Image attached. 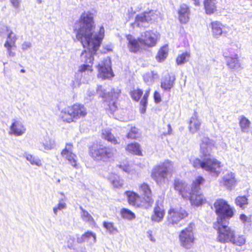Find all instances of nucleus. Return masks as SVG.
Wrapping results in <instances>:
<instances>
[{
	"label": "nucleus",
	"instance_id": "obj_1",
	"mask_svg": "<svg viewBox=\"0 0 252 252\" xmlns=\"http://www.w3.org/2000/svg\"><path fill=\"white\" fill-rule=\"evenodd\" d=\"M95 25L94 15L90 12L83 13L79 22L75 24L76 36L83 47L86 48L80 55V61L84 64L79 67L75 75V82L73 87H79L82 78L92 71V66L96 54L104 37V29L101 27L98 33L94 32ZM84 82V81H82Z\"/></svg>",
	"mask_w": 252,
	"mask_h": 252
},
{
	"label": "nucleus",
	"instance_id": "obj_2",
	"mask_svg": "<svg viewBox=\"0 0 252 252\" xmlns=\"http://www.w3.org/2000/svg\"><path fill=\"white\" fill-rule=\"evenodd\" d=\"M214 206L218 218L213 227L218 230V241L222 243H231L239 246L243 245L246 242L245 237L242 235H236L235 230L227 225L228 220L234 215L233 208L222 199L217 200Z\"/></svg>",
	"mask_w": 252,
	"mask_h": 252
},
{
	"label": "nucleus",
	"instance_id": "obj_3",
	"mask_svg": "<svg viewBox=\"0 0 252 252\" xmlns=\"http://www.w3.org/2000/svg\"><path fill=\"white\" fill-rule=\"evenodd\" d=\"M213 147L212 141L208 137H203L200 144V151L204 158L202 161L198 158L195 159L193 165L195 168L200 167L211 176L217 177L220 173V162L211 155Z\"/></svg>",
	"mask_w": 252,
	"mask_h": 252
},
{
	"label": "nucleus",
	"instance_id": "obj_4",
	"mask_svg": "<svg viewBox=\"0 0 252 252\" xmlns=\"http://www.w3.org/2000/svg\"><path fill=\"white\" fill-rule=\"evenodd\" d=\"M173 168V163L169 160H166L153 167L151 172V178L157 185L161 186L168 181V177L171 176Z\"/></svg>",
	"mask_w": 252,
	"mask_h": 252
},
{
	"label": "nucleus",
	"instance_id": "obj_5",
	"mask_svg": "<svg viewBox=\"0 0 252 252\" xmlns=\"http://www.w3.org/2000/svg\"><path fill=\"white\" fill-rule=\"evenodd\" d=\"M204 179L202 177H198L193 182L191 191L188 193L187 197L189 198L190 203L196 206L201 205L205 199L201 193L200 186L203 183Z\"/></svg>",
	"mask_w": 252,
	"mask_h": 252
},
{
	"label": "nucleus",
	"instance_id": "obj_6",
	"mask_svg": "<svg viewBox=\"0 0 252 252\" xmlns=\"http://www.w3.org/2000/svg\"><path fill=\"white\" fill-rule=\"evenodd\" d=\"M87 114V110L84 106L81 104H75L69 107L64 112H62V118L63 121L70 123L74 119H78L85 117Z\"/></svg>",
	"mask_w": 252,
	"mask_h": 252
},
{
	"label": "nucleus",
	"instance_id": "obj_7",
	"mask_svg": "<svg viewBox=\"0 0 252 252\" xmlns=\"http://www.w3.org/2000/svg\"><path fill=\"white\" fill-rule=\"evenodd\" d=\"M90 154L94 159L103 161L109 160L114 155L112 149L97 144H93L90 147Z\"/></svg>",
	"mask_w": 252,
	"mask_h": 252
},
{
	"label": "nucleus",
	"instance_id": "obj_8",
	"mask_svg": "<svg viewBox=\"0 0 252 252\" xmlns=\"http://www.w3.org/2000/svg\"><path fill=\"white\" fill-rule=\"evenodd\" d=\"M96 92L97 94L104 99V102L107 105L108 107L106 109H109L111 113L114 112L117 109L116 103L119 92L113 91L106 93L105 90L101 86L97 87Z\"/></svg>",
	"mask_w": 252,
	"mask_h": 252
},
{
	"label": "nucleus",
	"instance_id": "obj_9",
	"mask_svg": "<svg viewBox=\"0 0 252 252\" xmlns=\"http://www.w3.org/2000/svg\"><path fill=\"white\" fill-rule=\"evenodd\" d=\"M153 10L144 12L137 15L134 23L131 24L132 27L136 26L140 28H146L149 26V23L154 21L157 17Z\"/></svg>",
	"mask_w": 252,
	"mask_h": 252
},
{
	"label": "nucleus",
	"instance_id": "obj_10",
	"mask_svg": "<svg viewBox=\"0 0 252 252\" xmlns=\"http://www.w3.org/2000/svg\"><path fill=\"white\" fill-rule=\"evenodd\" d=\"M194 224L190 223L185 229L183 230L179 235V239L181 245L186 249H190L194 242V235L193 229Z\"/></svg>",
	"mask_w": 252,
	"mask_h": 252
},
{
	"label": "nucleus",
	"instance_id": "obj_11",
	"mask_svg": "<svg viewBox=\"0 0 252 252\" xmlns=\"http://www.w3.org/2000/svg\"><path fill=\"white\" fill-rule=\"evenodd\" d=\"M188 215L187 212L182 208H171L168 211V221L173 225L177 224Z\"/></svg>",
	"mask_w": 252,
	"mask_h": 252
},
{
	"label": "nucleus",
	"instance_id": "obj_12",
	"mask_svg": "<svg viewBox=\"0 0 252 252\" xmlns=\"http://www.w3.org/2000/svg\"><path fill=\"white\" fill-rule=\"evenodd\" d=\"M98 77L102 79H110L114 76L111 67V62L109 58L104 59L101 63L98 64Z\"/></svg>",
	"mask_w": 252,
	"mask_h": 252
},
{
	"label": "nucleus",
	"instance_id": "obj_13",
	"mask_svg": "<svg viewBox=\"0 0 252 252\" xmlns=\"http://www.w3.org/2000/svg\"><path fill=\"white\" fill-rule=\"evenodd\" d=\"M139 42L143 47H152L156 45L157 39L155 34L151 31H146L141 34L138 38Z\"/></svg>",
	"mask_w": 252,
	"mask_h": 252
},
{
	"label": "nucleus",
	"instance_id": "obj_14",
	"mask_svg": "<svg viewBox=\"0 0 252 252\" xmlns=\"http://www.w3.org/2000/svg\"><path fill=\"white\" fill-rule=\"evenodd\" d=\"M62 156L65 158L76 169L79 167V165L77 162V156L72 153V145L67 144L64 149L63 150L61 153Z\"/></svg>",
	"mask_w": 252,
	"mask_h": 252
},
{
	"label": "nucleus",
	"instance_id": "obj_15",
	"mask_svg": "<svg viewBox=\"0 0 252 252\" xmlns=\"http://www.w3.org/2000/svg\"><path fill=\"white\" fill-rule=\"evenodd\" d=\"M223 55L226 59L227 65L229 68L236 70L241 69L243 68L239 62L237 55H229L226 51H224Z\"/></svg>",
	"mask_w": 252,
	"mask_h": 252
},
{
	"label": "nucleus",
	"instance_id": "obj_16",
	"mask_svg": "<svg viewBox=\"0 0 252 252\" xmlns=\"http://www.w3.org/2000/svg\"><path fill=\"white\" fill-rule=\"evenodd\" d=\"M175 80V76L167 73L162 78L160 87L164 91L170 92L171 88L174 86Z\"/></svg>",
	"mask_w": 252,
	"mask_h": 252
},
{
	"label": "nucleus",
	"instance_id": "obj_17",
	"mask_svg": "<svg viewBox=\"0 0 252 252\" xmlns=\"http://www.w3.org/2000/svg\"><path fill=\"white\" fill-rule=\"evenodd\" d=\"M174 188L175 190L178 191L179 194L183 198L187 197L188 194H186V193L189 190V188L187 187V184L183 180L175 179L174 182Z\"/></svg>",
	"mask_w": 252,
	"mask_h": 252
},
{
	"label": "nucleus",
	"instance_id": "obj_18",
	"mask_svg": "<svg viewBox=\"0 0 252 252\" xmlns=\"http://www.w3.org/2000/svg\"><path fill=\"white\" fill-rule=\"evenodd\" d=\"M178 12L180 22L183 24L187 23L189 20L190 14L189 6L185 3L181 4Z\"/></svg>",
	"mask_w": 252,
	"mask_h": 252
},
{
	"label": "nucleus",
	"instance_id": "obj_19",
	"mask_svg": "<svg viewBox=\"0 0 252 252\" xmlns=\"http://www.w3.org/2000/svg\"><path fill=\"white\" fill-rule=\"evenodd\" d=\"M88 242L91 245L94 244L96 242V235L92 231H88L82 235L77 236V242L81 244L85 242Z\"/></svg>",
	"mask_w": 252,
	"mask_h": 252
},
{
	"label": "nucleus",
	"instance_id": "obj_20",
	"mask_svg": "<svg viewBox=\"0 0 252 252\" xmlns=\"http://www.w3.org/2000/svg\"><path fill=\"white\" fill-rule=\"evenodd\" d=\"M126 39L128 41L127 47L131 52L136 53L139 50L140 47L143 46L141 45L138 38L136 39L130 34L126 36Z\"/></svg>",
	"mask_w": 252,
	"mask_h": 252
},
{
	"label": "nucleus",
	"instance_id": "obj_21",
	"mask_svg": "<svg viewBox=\"0 0 252 252\" xmlns=\"http://www.w3.org/2000/svg\"><path fill=\"white\" fill-rule=\"evenodd\" d=\"M10 130L13 134L20 136L25 132L26 128L20 121L13 120V122L10 126Z\"/></svg>",
	"mask_w": 252,
	"mask_h": 252
},
{
	"label": "nucleus",
	"instance_id": "obj_22",
	"mask_svg": "<svg viewBox=\"0 0 252 252\" xmlns=\"http://www.w3.org/2000/svg\"><path fill=\"white\" fill-rule=\"evenodd\" d=\"M139 189L144 195L146 201L149 205H152L154 200L152 198V191L150 186L147 184L144 183L140 186Z\"/></svg>",
	"mask_w": 252,
	"mask_h": 252
},
{
	"label": "nucleus",
	"instance_id": "obj_23",
	"mask_svg": "<svg viewBox=\"0 0 252 252\" xmlns=\"http://www.w3.org/2000/svg\"><path fill=\"white\" fill-rule=\"evenodd\" d=\"M201 123L198 118L197 113L194 112L189 122V131L192 133L197 132L200 128Z\"/></svg>",
	"mask_w": 252,
	"mask_h": 252
},
{
	"label": "nucleus",
	"instance_id": "obj_24",
	"mask_svg": "<svg viewBox=\"0 0 252 252\" xmlns=\"http://www.w3.org/2000/svg\"><path fill=\"white\" fill-rule=\"evenodd\" d=\"M212 30L213 36L216 38H218L222 34L226 33L222 30V25L217 21L213 22L211 23Z\"/></svg>",
	"mask_w": 252,
	"mask_h": 252
},
{
	"label": "nucleus",
	"instance_id": "obj_25",
	"mask_svg": "<svg viewBox=\"0 0 252 252\" xmlns=\"http://www.w3.org/2000/svg\"><path fill=\"white\" fill-rule=\"evenodd\" d=\"M55 146L54 140L49 138L48 136H45L44 141L39 143L38 147L40 150H50L53 149Z\"/></svg>",
	"mask_w": 252,
	"mask_h": 252
},
{
	"label": "nucleus",
	"instance_id": "obj_26",
	"mask_svg": "<svg viewBox=\"0 0 252 252\" xmlns=\"http://www.w3.org/2000/svg\"><path fill=\"white\" fill-rule=\"evenodd\" d=\"M236 180L235 176L232 172L225 175L223 178V184L228 189H231L235 186Z\"/></svg>",
	"mask_w": 252,
	"mask_h": 252
},
{
	"label": "nucleus",
	"instance_id": "obj_27",
	"mask_svg": "<svg viewBox=\"0 0 252 252\" xmlns=\"http://www.w3.org/2000/svg\"><path fill=\"white\" fill-rule=\"evenodd\" d=\"M217 3V0H204V8L207 14H212L216 10Z\"/></svg>",
	"mask_w": 252,
	"mask_h": 252
},
{
	"label": "nucleus",
	"instance_id": "obj_28",
	"mask_svg": "<svg viewBox=\"0 0 252 252\" xmlns=\"http://www.w3.org/2000/svg\"><path fill=\"white\" fill-rule=\"evenodd\" d=\"M164 212L162 207L157 205L154 208V215L152 216L153 220L159 222L163 218Z\"/></svg>",
	"mask_w": 252,
	"mask_h": 252
},
{
	"label": "nucleus",
	"instance_id": "obj_29",
	"mask_svg": "<svg viewBox=\"0 0 252 252\" xmlns=\"http://www.w3.org/2000/svg\"><path fill=\"white\" fill-rule=\"evenodd\" d=\"M126 194L127 196L129 204L134 206H138L139 205L138 200L139 199L140 197L138 194L133 191H126Z\"/></svg>",
	"mask_w": 252,
	"mask_h": 252
},
{
	"label": "nucleus",
	"instance_id": "obj_30",
	"mask_svg": "<svg viewBox=\"0 0 252 252\" xmlns=\"http://www.w3.org/2000/svg\"><path fill=\"white\" fill-rule=\"evenodd\" d=\"M143 79L148 85H152L158 78V74L154 71L148 72L143 75Z\"/></svg>",
	"mask_w": 252,
	"mask_h": 252
},
{
	"label": "nucleus",
	"instance_id": "obj_31",
	"mask_svg": "<svg viewBox=\"0 0 252 252\" xmlns=\"http://www.w3.org/2000/svg\"><path fill=\"white\" fill-rule=\"evenodd\" d=\"M251 125V122L244 115L240 116L239 126L241 131L248 132Z\"/></svg>",
	"mask_w": 252,
	"mask_h": 252
},
{
	"label": "nucleus",
	"instance_id": "obj_32",
	"mask_svg": "<svg viewBox=\"0 0 252 252\" xmlns=\"http://www.w3.org/2000/svg\"><path fill=\"white\" fill-rule=\"evenodd\" d=\"M79 209L81 210L80 215L83 221L89 222L90 224H93L94 222V219L89 212L83 209L82 206H80Z\"/></svg>",
	"mask_w": 252,
	"mask_h": 252
},
{
	"label": "nucleus",
	"instance_id": "obj_33",
	"mask_svg": "<svg viewBox=\"0 0 252 252\" xmlns=\"http://www.w3.org/2000/svg\"><path fill=\"white\" fill-rule=\"evenodd\" d=\"M108 179L114 188H119L123 185V181L121 180L119 177L116 174L109 175Z\"/></svg>",
	"mask_w": 252,
	"mask_h": 252
},
{
	"label": "nucleus",
	"instance_id": "obj_34",
	"mask_svg": "<svg viewBox=\"0 0 252 252\" xmlns=\"http://www.w3.org/2000/svg\"><path fill=\"white\" fill-rule=\"evenodd\" d=\"M102 137L108 142H111L112 144H116L118 143L117 140L112 134L110 131L108 129H103L102 131Z\"/></svg>",
	"mask_w": 252,
	"mask_h": 252
},
{
	"label": "nucleus",
	"instance_id": "obj_35",
	"mask_svg": "<svg viewBox=\"0 0 252 252\" xmlns=\"http://www.w3.org/2000/svg\"><path fill=\"white\" fill-rule=\"evenodd\" d=\"M168 55L167 46H163L160 48L156 56V59L158 62H162L165 60Z\"/></svg>",
	"mask_w": 252,
	"mask_h": 252
},
{
	"label": "nucleus",
	"instance_id": "obj_36",
	"mask_svg": "<svg viewBox=\"0 0 252 252\" xmlns=\"http://www.w3.org/2000/svg\"><path fill=\"white\" fill-rule=\"evenodd\" d=\"M126 150L132 154L141 155L140 146L138 143H135L128 144L126 148Z\"/></svg>",
	"mask_w": 252,
	"mask_h": 252
},
{
	"label": "nucleus",
	"instance_id": "obj_37",
	"mask_svg": "<svg viewBox=\"0 0 252 252\" xmlns=\"http://www.w3.org/2000/svg\"><path fill=\"white\" fill-rule=\"evenodd\" d=\"M61 194L62 197L60 199L57 206L53 208V212L55 215H57L59 210H62L65 208L66 206L64 200L65 196L63 193H61Z\"/></svg>",
	"mask_w": 252,
	"mask_h": 252
},
{
	"label": "nucleus",
	"instance_id": "obj_38",
	"mask_svg": "<svg viewBox=\"0 0 252 252\" xmlns=\"http://www.w3.org/2000/svg\"><path fill=\"white\" fill-rule=\"evenodd\" d=\"M103 226L110 234H114L119 232L117 228L114 226L113 222L104 221Z\"/></svg>",
	"mask_w": 252,
	"mask_h": 252
},
{
	"label": "nucleus",
	"instance_id": "obj_39",
	"mask_svg": "<svg viewBox=\"0 0 252 252\" xmlns=\"http://www.w3.org/2000/svg\"><path fill=\"white\" fill-rule=\"evenodd\" d=\"M122 217L125 219L131 220L135 218V214L128 209L123 208L121 211Z\"/></svg>",
	"mask_w": 252,
	"mask_h": 252
},
{
	"label": "nucleus",
	"instance_id": "obj_40",
	"mask_svg": "<svg viewBox=\"0 0 252 252\" xmlns=\"http://www.w3.org/2000/svg\"><path fill=\"white\" fill-rule=\"evenodd\" d=\"M25 157L27 160H28L32 165H36L38 166H40L42 165L40 159L31 154H26Z\"/></svg>",
	"mask_w": 252,
	"mask_h": 252
},
{
	"label": "nucleus",
	"instance_id": "obj_41",
	"mask_svg": "<svg viewBox=\"0 0 252 252\" xmlns=\"http://www.w3.org/2000/svg\"><path fill=\"white\" fill-rule=\"evenodd\" d=\"M235 203L237 206L244 209L248 204V200L245 196H240L236 198Z\"/></svg>",
	"mask_w": 252,
	"mask_h": 252
},
{
	"label": "nucleus",
	"instance_id": "obj_42",
	"mask_svg": "<svg viewBox=\"0 0 252 252\" xmlns=\"http://www.w3.org/2000/svg\"><path fill=\"white\" fill-rule=\"evenodd\" d=\"M189 57L190 55L188 52L182 53L181 55H179L176 59V63L177 64L180 65L187 62Z\"/></svg>",
	"mask_w": 252,
	"mask_h": 252
},
{
	"label": "nucleus",
	"instance_id": "obj_43",
	"mask_svg": "<svg viewBox=\"0 0 252 252\" xmlns=\"http://www.w3.org/2000/svg\"><path fill=\"white\" fill-rule=\"evenodd\" d=\"M17 40V37L16 35L12 31H10L7 35V40L5 42H8L10 45L15 47Z\"/></svg>",
	"mask_w": 252,
	"mask_h": 252
},
{
	"label": "nucleus",
	"instance_id": "obj_44",
	"mask_svg": "<svg viewBox=\"0 0 252 252\" xmlns=\"http://www.w3.org/2000/svg\"><path fill=\"white\" fill-rule=\"evenodd\" d=\"M143 94V91L141 89L134 90L130 92L131 97L135 101H138Z\"/></svg>",
	"mask_w": 252,
	"mask_h": 252
},
{
	"label": "nucleus",
	"instance_id": "obj_45",
	"mask_svg": "<svg viewBox=\"0 0 252 252\" xmlns=\"http://www.w3.org/2000/svg\"><path fill=\"white\" fill-rule=\"evenodd\" d=\"M4 46L7 49L8 56L9 57H14L16 55V53L12 51V48L14 47L13 45H10L8 42H5L4 44Z\"/></svg>",
	"mask_w": 252,
	"mask_h": 252
},
{
	"label": "nucleus",
	"instance_id": "obj_46",
	"mask_svg": "<svg viewBox=\"0 0 252 252\" xmlns=\"http://www.w3.org/2000/svg\"><path fill=\"white\" fill-rule=\"evenodd\" d=\"M147 104V99L142 98L140 101V105L142 106V108L141 109V112L143 114L146 112Z\"/></svg>",
	"mask_w": 252,
	"mask_h": 252
},
{
	"label": "nucleus",
	"instance_id": "obj_47",
	"mask_svg": "<svg viewBox=\"0 0 252 252\" xmlns=\"http://www.w3.org/2000/svg\"><path fill=\"white\" fill-rule=\"evenodd\" d=\"M240 219L245 224H248L250 225V219H248L245 215L241 214L240 216Z\"/></svg>",
	"mask_w": 252,
	"mask_h": 252
},
{
	"label": "nucleus",
	"instance_id": "obj_48",
	"mask_svg": "<svg viewBox=\"0 0 252 252\" xmlns=\"http://www.w3.org/2000/svg\"><path fill=\"white\" fill-rule=\"evenodd\" d=\"M74 238L72 237L69 236L67 240V247L70 249H74Z\"/></svg>",
	"mask_w": 252,
	"mask_h": 252
},
{
	"label": "nucleus",
	"instance_id": "obj_49",
	"mask_svg": "<svg viewBox=\"0 0 252 252\" xmlns=\"http://www.w3.org/2000/svg\"><path fill=\"white\" fill-rule=\"evenodd\" d=\"M9 32L8 28L6 26H0V36H3L6 32Z\"/></svg>",
	"mask_w": 252,
	"mask_h": 252
},
{
	"label": "nucleus",
	"instance_id": "obj_50",
	"mask_svg": "<svg viewBox=\"0 0 252 252\" xmlns=\"http://www.w3.org/2000/svg\"><path fill=\"white\" fill-rule=\"evenodd\" d=\"M12 6L15 8H18L20 6L21 0H10Z\"/></svg>",
	"mask_w": 252,
	"mask_h": 252
},
{
	"label": "nucleus",
	"instance_id": "obj_51",
	"mask_svg": "<svg viewBox=\"0 0 252 252\" xmlns=\"http://www.w3.org/2000/svg\"><path fill=\"white\" fill-rule=\"evenodd\" d=\"M32 46V44L30 42H24L22 45V49L24 51L27 50Z\"/></svg>",
	"mask_w": 252,
	"mask_h": 252
},
{
	"label": "nucleus",
	"instance_id": "obj_52",
	"mask_svg": "<svg viewBox=\"0 0 252 252\" xmlns=\"http://www.w3.org/2000/svg\"><path fill=\"white\" fill-rule=\"evenodd\" d=\"M154 97L156 103H159L161 100L159 93L157 91L154 93Z\"/></svg>",
	"mask_w": 252,
	"mask_h": 252
},
{
	"label": "nucleus",
	"instance_id": "obj_53",
	"mask_svg": "<svg viewBox=\"0 0 252 252\" xmlns=\"http://www.w3.org/2000/svg\"><path fill=\"white\" fill-rule=\"evenodd\" d=\"M120 169L122 170L123 171L128 173L129 172V167L128 166L126 165L120 164L117 166Z\"/></svg>",
	"mask_w": 252,
	"mask_h": 252
},
{
	"label": "nucleus",
	"instance_id": "obj_54",
	"mask_svg": "<svg viewBox=\"0 0 252 252\" xmlns=\"http://www.w3.org/2000/svg\"><path fill=\"white\" fill-rule=\"evenodd\" d=\"M127 137L128 138L135 139L137 137V135H136L133 132H128Z\"/></svg>",
	"mask_w": 252,
	"mask_h": 252
},
{
	"label": "nucleus",
	"instance_id": "obj_55",
	"mask_svg": "<svg viewBox=\"0 0 252 252\" xmlns=\"http://www.w3.org/2000/svg\"><path fill=\"white\" fill-rule=\"evenodd\" d=\"M150 89H149L148 90H147L145 94H144L143 98L147 99V98L149 95V94H150Z\"/></svg>",
	"mask_w": 252,
	"mask_h": 252
},
{
	"label": "nucleus",
	"instance_id": "obj_56",
	"mask_svg": "<svg viewBox=\"0 0 252 252\" xmlns=\"http://www.w3.org/2000/svg\"><path fill=\"white\" fill-rule=\"evenodd\" d=\"M129 132H133L134 134H136V135H137L138 134V129L136 128L135 127L132 128L131 131Z\"/></svg>",
	"mask_w": 252,
	"mask_h": 252
},
{
	"label": "nucleus",
	"instance_id": "obj_57",
	"mask_svg": "<svg viewBox=\"0 0 252 252\" xmlns=\"http://www.w3.org/2000/svg\"><path fill=\"white\" fill-rule=\"evenodd\" d=\"M193 1V3L196 6L199 5V0H192Z\"/></svg>",
	"mask_w": 252,
	"mask_h": 252
},
{
	"label": "nucleus",
	"instance_id": "obj_58",
	"mask_svg": "<svg viewBox=\"0 0 252 252\" xmlns=\"http://www.w3.org/2000/svg\"><path fill=\"white\" fill-rule=\"evenodd\" d=\"M168 134H170V131L172 130L171 126L168 124Z\"/></svg>",
	"mask_w": 252,
	"mask_h": 252
},
{
	"label": "nucleus",
	"instance_id": "obj_59",
	"mask_svg": "<svg viewBox=\"0 0 252 252\" xmlns=\"http://www.w3.org/2000/svg\"><path fill=\"white\" fill-rule=\"evenodd\" d=\"M25 71H25V70L24 69H21V70H20V72H21V73H25Z\"/></svg>",
	"mask_w": 252,
	"mask_h": 252
},
{
	"label": "nucleus",
	"instance_id": "obj_60",
	"mask_svg": "<svg viewBox=\"0 0 252 252\" xmlns=\"http://www.w3.org/2000/svg\"><path fill=\"white\" fill-rule=\"evenodd\" d=\"M94 92H93V93H89V94H88V95H89V96H91V95H94Z\"/></svg>",
	"mask_w": 252,
	"mask_h": 252
},
{
	"label": "nucleus",
	"instance_id": "obj_61",
	"mask_svg": "<svg viewBox=\"0 0 252 252\" xmlns=\"http://www.w3.org/2000/svg\"><path fill=\"white\" fill-rule=\"evenodd\" d=\"M150 237H151V241H154H154H155V240H154V239H153V238H152L151 235H150Z\"/></svg>",
	"mask_w": 252,
	"mask_h": 252
},
{
	"label": "nucleus",
	"instance_id": "obj_62",
	"mask_svg": "<svg viewBox=\"0 0 252 252\" xmlns=\"http://www.w3.org/2000/svg\"><path fill=\"white\" fill-rule=\"evenodd\" d=\"M37 1H38V2L39 3H41V0H37Z\"/></svg>",
	"mask_w": 252,
	"mask_h": 252
}]
</instances>
